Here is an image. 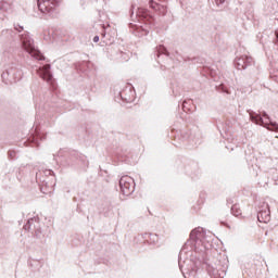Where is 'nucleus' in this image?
Segmentation results:
<instances>
[{
	"instance_id": "11",
	"label": "nucleus",
	"mask_w": 278,
	"mask_h": 278,
	"mask_svg": "<svg viewBox=\"0 0 278 278\" xmlns=\"http://www.w3.org/2000/svg\"><path fill=\"white\" fill-rule=\"evenodd\" d=\"M40 77L45 79V81H51L53 79V74H51V65L46 64L40 71H39Z\"/></svg>"
},
{
	"instance_id": "14",
	"label": "nucleus",
	"mask_w": 278,
	"mask_h": 278,
	"mask_svg": "<svg viewBox=\"0 0 278 278\" xmlns=\"http://www.w3.org/2000/svg\"><path fill=\"white\" fill-rule=\"evenodd\" d=\"M231 214L232 216H242V210H240V206L238 204H235L231 206Z\"/></svg>"
},
{
	"instance_id": "2",
	"label": "nucleus",
	"mask_w": 278,
	"mask_h": 278,
	"mask_svg": "<svg viewBox=\"0 0 278 278\" xmlns=\"http://www.w3.org/2000/svg\"><path fill=\"white\" fill-rule=\"evenodd\" d=\"M20 40L24 51L29 55H31V58L40 61L45 60V55L42 54V52H40V50H38V48H36V46H34V39L29 37L28 33L21 34Z\"/></svg>"
},
{
	"instance_id": "18",
	"label": "nucleus",
	"mask_w": 278,
	"mask_h": 278,
	"mask_svg": "<svg viewBox=\"0 0 278 278\" xmlns=\"http://www.w3.org/2000/svg\"><path fill=\"white\" fill-rule=\"evenodd\" d=\"M147 236L150 238L151 242L155 243L160 238L157 237L156 233H147Z\"/></svg>"
},
{
	"instance_id": "9",
	"label": "nucleus",
	"mask_w": 278,
	"mask_h": 278,
	"mask_svg": "<svg viewBox=\"0 0 278 278\" xmlns=\"http://www.w3.org/2000/svg\"><path fill=\"white\" fill-rule=\"evenodd\" d=\"M21 71H18L16 67L11 66L5 72L2 73L1 77L3 80L8 79V77H11V79H21Z\"/></svg>"
},
{
	"instance_id": "23",
	"label": "nucleus",
	"mask_w": 278,
	"mask_h": 278,
	"mask_svg": "<svg viewBox=\"0 0 278 278\" xmlns=\"http://www.w3.org/2000/svg\"><path fill=\"white\" fill-rule=\"evenodd\" d=\"M216 5H223L225 3V0H215Z\"/></svg>"
},
{
	"instance_id": "27",
	"label": "nucleus",
	"mask_w": 278,
	"mask_h": 278,
	"mask_svg": "<svg viewBox=\"0 0 278 278\" xmlns=\"http://www.w3.org/2000/svg\"><path fill=\"white\" fill-rule=\"evenodd\" d=\"M102 38H105V33H102Z\"/></svg>"
},
{
	"instance_id": "20",
	"label": "nucleus",
	"mask_w": 278,
	"mask_h": 278,
	"mask_svg": "<svg viewBox=\"0 0 278 278\" xmlns=\"http://www.w3.org/2000/svg\"><path fill=\"white\" fill-rule=\"evenodd\" d=\"M8 156L10 157V160H14L16 157V151L10 150L8 152Z\"/></svg>"
},
{
	"instance_id": "31",
	"label": "nucleus",
	"mask_w": 278,
	"mask_h": 278,
	"mask_svg": "<svg viewBox=\"0 0 278 278\" xmlns=\"http://www.w3.org/2000/svg\"><path fill=\"white\" fill-rule=\"evenodd\" d=\"M9 34H12V30H7Z\"/></svg>"
},
{
	"instance_id": "22",
	"label": "nucleus",
	"mask_w": 278,
	"mask_h": 278,
	"mask_svg": "<svg viewBox=\"0 0 278 278\" xmlns=\"http://www.w3.org/2000/svg\"><path fill=\"white\" fill-rule=\"evenodd\" d=\"M187 104H188V101L185 100L182 102V110H184V112H186L187 110H190V109H188Z\"/></svg>"
},
{
	"instance_id": "25",
	"label": "nucleus",
	"mask_w": 278,
	"mask_h": 278,
	"mask_svg": "<svg viewBox=\"0 0 278 278\" xmlns=\"http://www.w3.org/2000/svg\"><path fill=\"white\" fill-rule=\"evenodd\" d=\"M46 175H53V170H51V169L47 170Z\"/></svg>"
},
{
	"instance_id": "26",
	"label": "nucleus",
	"mask_w": 278,
	"mask_h": 278,
	"mask_svg": "<svg viewBox=\"0 0 278 278\" xmlns=\"http://www.w3.org/2000/svg\"><path fill=\"white\" fill-rule=\"evenodd\" d=\"M179 268H180V270H181V268H182V266H181V262H179Z\"/></svg>"
},
{
	"instance_id": "6",
	"label": "nucleus",
	"mask_w": 278,
	"mask_h": 278,
	"mask_svg": "<svg viewBox=\"0 0 278 278\" xmlns=\"http://www.w3.org/2000/svg\"><path fill=\"white\" fill-rule=\"evenodd\" d=\"M25 231H35V238L41 237L40 231V219L38 217H31L27 220V223L24 225Z\"/></svg>"
},
{
	"instance_id": "16",
	"label": "nucleus",
	"mask_w": 278,
	"mask_h": 278,
	"mask_svg": "<svg viewBox=\"0 0 278 278\" xmlns=\"http://www.w3.org/2000/svg\"><path fill=\"white\" fill-rule=\"evenodd\" d=\"M125 92H127V90L119 92V97L122 101H125L126 103H131V101H134V98L131 97L125 98Z\"/></svg>"
},
{
	"instance_id": "24",
	"label": "nucleus",
	"mask_w": 278,
	"mask_h": 278,
	"mask_svg": "<svg viewBox=\"0 0 278 278\" xmlns=\"http://www.w3.org/2000/svg\"><path fill=\"white\" fill-rule=\"evenodd\" d=\"M99 40H100L99 35L93 37V42H99Z\"/></svg>"
},
{
	"instance_id": "10",
	"label": "nucleus",
	"mask_w": 278,
	"mask_h": 278,
	"mask_svg": "<svg viewBox=\"0 0 278 278\" xmlns=\"http://www.w3.org/2000/svg\"><path fill=\"white\" fill-rule=\"evenodd\" d=\"M201 238H203V228L198 227L190 232V241L189 242H190V244L194 245V244H197V242H199V240H201Z\"/></svg>"
},
{
	"instance_id": "4",
	"label": "nucleus",
	"mask_w": 278,
	"mask_h": 278,
	"mask_svg": "<svg viewBox=\"0 0 278 278\" xmlns=\"http://www.w3.org/2000/svg\"><path fill=\"white\" fill-rule=\"evenodd\" d=\"M130 18L131 21H142L143 23H148V25H153L154 18L152 17L151 13H149V10L138 8L136 14H134V5L130 7L129 10Z\"/></svg>"
},
{
	"instance_id": "28",
	"label": "nucleus",
	"mask_w": 278,
	"mask_h": 278,
	"mask_svg": "<svg viewBox=\"0 0 278 278\" xmlns=\"http://www.w3.org/2000/svg\"><path fill=\"white\" fill-rule=\"evenodd\" d=\"M129 92H130V94H132V96H134V91H131V89H129Z\"/></svg>"
},
{
	"instance_id": "8",
	"label": "nucleus",
	"mask_w": 278,
	"mask_h": 278,
	"mask_svg": "<svg viewBox=\"0 0 278 278\" xmlns=\"http://www.w3.org/2000/svg\"><path fill=\"white\" fill-rule=\"evenodd\" d=\"M258 223H270V206L268 203H264L262 210L257 213Z\"/></svg>"
},
{
	"instance_id": "15",
	"label": "nucleus",
	"mask_w": 278,
	"mask_h": 278,
	"mask_svg": "<svg viewBox=\"0 0 278 278\" xmlns=\"http://www.w3.org/2000/svg\"><path fill=\"white\" fill-rule=\"evenodd\" d=\"M29 140L31 142L30 147H40V142H39L40 137L39 136L31 137Z\"/></svg>"
},
{
	"instance_id": "17",
	"label": "nucleus",
	"mask_w": 278,
	"mask_h": 278,
	"mask_svg": "<svg viewBox=\"0 0 278 278\" xmlns=\"http://www.w3.org/2000/svg\"><path fill=\"white\" fill-rule=\"evenodd\" d=\"M8 8H10V4L5 1H0V10H2V12L8 11Z\"/></svg>"
},
{
	"instance_id": "13",
	"label": "nucleus",
	"mask_w": 278,
	"mask_h": 278,
	"mask_svg": "<svg viewBox=\"0 0 278 278\" xmlns=\"http://www.w3.org/2000/svg\"><path fill=\"white\" fill-rule=\"evenodd\" d=\"M161 55H166L167 58L170 55L164 46L156 47V56L160 58Z\"/></svg>"
},
{
	"instance_id": "5",
	"label": "nucleus",
	"mask_w": 278,
	"mask_h": 278,
	"mask_svg": "<svg viewBox=\"0 0 278 278\" xmlns=\"http://www.w3.org/2000/svg\"><path fill=\"white\" fill-rule=\"evenodd\" d=\"M119 188L124 197H129L130 194H134V190H136V182L130 176H123L119 179Z\"/></svg>"
},
{
	"instance_id": "12",
	"label": "nucleus",
	"mask_w": 278,
	"mask_h": 278,
	"mask_svg": "<svg viewBox=\"0 0 278 278\" xmlns=\"http://www.w3.org/2000/svg\"><path fill=\"white\" fill-rule=\"evenodd\" d=\"M149 5L152 10H155V12H159V14H161L162 16H166V5L160 4L154 0H150Z\"/></svg>"
},
{
	"instance_id": "1",
	"label": "nucleus",
	"mask_w": 278,
	"mask_h": 278,
	"mask_svg": "<svg viewBox=\"0 0 278 278\" xmlns=\"http://www.w3.org/2000/svg\"><path fill=\"white\" fill-rule=\"evenodd\" d=\"M250 115V121L256 125L265 127L269 131H278V124L270 121V116L266 114V111L257 114L254 111H248Z\"/></svg>"
},
{
	"instance_id": "30",
	"label": "nucleus",
	"mask_w": 278,
	"mask_h": 278,
	"mask_svg": "<svg viewBox=\"0 0 278 278\" xmlns=\"http://www.w3.org/2000/svg\"><path fill=\"white\" fill-rule=\"evenodd\" d=\"M129 27H134V24L130 23V24H129Z\"/></svg>"
},
{
	"instance_id": "21",
	"label": "nucleus",
	"mask_w": 278,
	"mask_h": 278,
	"mask_svg": "<svg viewBox=\"0 0 278 278\" xmlns=\"http://www.w3.org/2000/svg\"><path fill=\"white\" fill-rule=\"evenodd\" d=\"M14 29H15V31H18V34H21V31H23L24 28H23V26L15 24Z\"/></svg>"
},
{
	"instance_id": "29",
	"label": "nucleus",
	"mask_w": 278,
	"mask_h": 278,
	"mask_svg": "<svg viewBox=\"0 0 278 278\" xmlns=\"http://www.w3.org/2000/svg\"><path fill=\"white\" fill-rule=\"evenodd\" d=\"M144 31H146V36H147V34H149V30L144 29Z\"/></svg>"
},
{
	"instance_id": "7",
	"label": "nucleus",
	"mask_w": 278,
	"mask_h": 278,
	"mask_svg": "<svg viewBox=\"0 0 278 278\" xmlns=\"http://www.w3.org/2000/svg\"><path fill=\"white\" fill-rule=\"evenodd\" d=\"M252 64L253 58L248 55H242L235 60V66L238 68V71H244L245 68H249V66H252Z\"/></svg>"
},
{
	"instance_id": "3",
	"label": "nucleus",
	"mask_w": 278,
	"mask_h": 278,
	"mask_svg": "<svg viewBox=\"0 0 278 278\" xmlns=\"http://www.w3.org/2000/svg\"><path fill=\"white\" fill-rule=\"evenodd\" d=\"M62 0H37V5L42 14H48V16H53L58 13V8H60Z\"/></svg>"
},
{
	"instance_id": "19",
	"label": "nucleus",
	"mask_w": 278,
	"mask_h": 278,
	"mask_svg": "<svg viewBox=\"0 0 278 278\" xmlns=\"http://www.w3.org/2000/svg\"><path fill=\"white\" fill-rule=\"evenodd\" d=\"M81 154L77 153V152H72L71 153V160H81Z\"/></svg>"
}]
</instances>
